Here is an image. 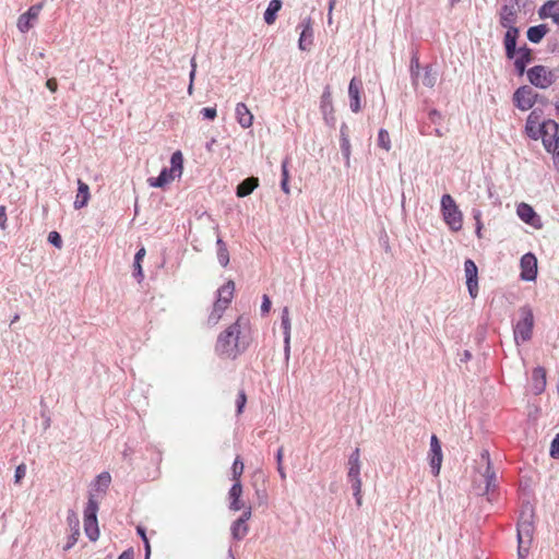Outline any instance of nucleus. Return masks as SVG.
Masks as SVG:
<instances>
[{"label":"nucleus","mask_w":559,"mask_h":559,"mask_svg":"<svg viewBox=\"0 0 559 559\" xmlns=\"http://www.w3.org/2000/svg\"><path fill=\"white\" fill-rule=\"evenodd\" d=\"M540 19H551L559 25V0H548L539 9Z\"/></svg>","instance_id":"19"},{"label":"nucleus","mask_w":559,"mask_h":559,"mask_svg":"<svg viewBox=\"0 0 559 559\" xmlns=\"http://www.w3.org/2000/svg\"><path fill=\"white\" fill-rule=\"evenodd\" d=\"M91 198L90 187L81 179L78 180V193L74 200V209L80 210L87 205Z\"/></svg>","instance_id":"23"},{"label":"nucleus","mask_w":559,"mask_h":559,"mask_svg":"<svg viewBox=\"0 0 559 559\" xmlns=\"http://www.w3.org/2000/svg\"><path fill=\"white\" fill-rule=\"evenodd\" d=\"M118 559H133V552L126 550L118 557Z\"/></svg>","instance_id":"55"},{"label":"nucleus","mask_w":559,"mask_h":559,"mask_svg":"<svg viewBox=\"0 0 559 559\" xmlns=\"http://www.w3.org/2000/svg\"><path fill=\"white\" fill-rule=\"evenodd\" d=\"M519 37V28L507 29L504 35V48L506 56L509 59H513L516 52V39Z\"/></svg>","instance_id":"22"},{"label":"nucleus","mask_w":559,"mask_h":559,"mask_svg":"<svg viewBox=\"0 0 559 559\" xmlns=\"http://www.w3.org/2000/svg\"><path fill=\"white\" fill-rule=\"evenodd\" d=\"M229 508L233 511H240L245 508V502L241 499L242 496V485L241 483H234L229 490Z\"/></svg>","instance_id":"21"},{"label":"nucleus","mask_w":559,"mask_h":559,"mask_svg":"<svg viewBox=\"0 0 559 559\" xmlns=\"http://www.w3.org/2000/svg\"><path fill=\"white\" fill-rule=\"evenodd\" d=\"M235 294V283L228 281L217 290V298L213 309L206 319L207 326H215L222 319L225 310L229 307Z\"/></svg>","instance_id":"3"},{"label":"nucleus","mask_w":559,"mask_h":559,"mask_svg":"<svg viewBox=\"0 0 559 559\" xmlns=\"http://www.w3.org/2000/svg\"><path fill=\"white\" fill-rule=\"evenodd\" d=\"M500 25L507 29L518 28V10L513 4H504L499 12Z\"/></svg>","instance_id":"18"},{"label":"nucleus","mask_w":559,"mask_h":559,"mask_svg":"<svg viewBox=\"0 0 559 559\" xmlns=\"http://www.w3.org/2000/svg\"><path fill=\"white\" fill-rule=\"evenodd\" d=\"M258 186L259 179L255 177H249L238 185L236 194L239 198H245L251 194Z\"/></svg>","instance_id":"26"},{"label":"nucleus","mask_w":559,"mask_h":559,"mask_svg":"<svg viewBox=\"0 0 559 559\" xmlns=\"http://www.w3.org/2000/svg\"><path fill=\"white\" fill-rule=\"evenodd\" d=\"M183 173V156L180 151L173 153L170 157V168H164L156 178H148L147 182L154 188H164L175 179L180 178Z\"/></svg>","instance_id":"4"},{"label":"nucleus","mask_w":559,"mask_h":559,"mask_svg":"<svg viewBox=\"0 0 559 559\" xmlns=\"http://www.w3.org/2000/svg\"><path fill=\"white\" fill-rule=\"evenodd\" d=\"M145 255V249L144 248H141L136 253H135V257H134V266H135V270H136V273L138 275L142 276V266H141V261L142 259L144 258Z\"/></svg>","instance_id":"38"},{"label":"nucleus","mask_w":559,"mask_h":559,"mask_svg":"<svg viewBox=\"0 0 559 559\" xmlns=\"http://www.w3.org/2000/svg\"><path fill=\"white\" fill-rule=\"evenodd\" d=\"M348 478L360 477V452L356 448L348 459Z\"/></svg>","instance_id":"27"},{"label":"nucleus","mask_w":559,"mask_h":559,"mask_svg":"<svg viewBox=\"0 0 559 559\" xmlns=\"http://www.w3.org/2000/svg\"><path fill=\"white\" fill-rule=\"evenodd\" d=\"M540 118L542 112L533 110L526 119L525 132L533 140L540 139L545 150H550L559 135V124L551 119L542 122Z\"/></svg>","instance_id":"2"},{"label":"nucleus","mask_w":559,"mask_h":559,"mask_svg":"<svg viewBox=\"0 0 559 559\" xmlns=\"http://www.w3.org/2000/svg\"><path fill=\"white\" fill-rule=\"evenodd\" d=\"M282 328L284 330V343H285V354L288 358L290 353V330H292V323L289 318V310L287 307H284L282 311Z\"/></svg>","instance_id":"24"},{"label":"nucleus","mask_w":559,"mask_h":559,"mask_svg":"<svg viewBox=\"0 0 559 559\" xmlns=\"http://www.w3.org/2000/svg\"><path fill=\"white\" fill-rule=\"evenodd\" d=\"M300 36L298 40V47L300 50L307 51L313 45V28L311 17H306L299 25Z\"/></svg>","instance_id":"12"},{"label":"nucleus","mask_w":559,"mask_h":559,"mask_svg":"<svg viewBox=\"0 0 559 559\" xmlns=\"http://www.w3.org/2000/svg\"><path fill=\"white\" fill-rule=\"evenodd\" d=\"M464 271L468 293L472 298H475L478 294V270L475 262L471 259H467L464 262Z\"/></svg>","instance_id":"13"},{"label":"nucleus","mask_w":559,"mask_h":559,"mask_svg":"<svg viewBox=\"0 0 559 559\" xmlns=\"http://www.w3.org/2000/svg\"><path fill=\"white\" fill-rule=\"evenodd\" d=\"M262 305H261V311L263 314H266L270 312V309H271V300L269 298L267 295H263V298H262Z\"/></svg>","instance_id":"48"},{"label":"nucleus","mask_w":559,"mask_h":559,"mask_svg":"<svg viewBox=\"0 0 559 559\" xmlns=\"http://www.w3.org/2000/svg\"><path fill=\"white\" fill-rule=\"evenodd\" d=\"M550 455L554 459H559V433L555 437L550 447Z\"/></svg>","instance_id":"45"},{"label":"nucleus","mask_w":559,"mask_h":559,"mask_svg":"<svg viewBox=\"0 0 559 559\" xmlns=\"http://www.w3.org/2000/svg\"><path fill=\"white\" fill-rule=\"evenodd\" d=\"M236 119L238 123L243 128L248 129L253 123V115L249 110L246 104L238 103L235 108Z\"/></svg>","instance_id":"20"},{"label":"nucleus","mask_w":559,"mask_h":559,"mask_svg":"<svg viewBox=\"0 0 559 559\" xmlns=\"http://www.w3.org/2000/svg\"><path fill=\"white\" fill-rule=\"evenodd\" d=\"M321 103V107L323 110H325L328 107H332L331 93L329 91V87L323 92Z\"/></svg>","instance_id":"41"},{"label":"nucleus","mask_w":559,"mask_h":559,"mask_svg":"<svg viewBox=\"0 0 559 559\" xmlns=\"http://www.w3.org/2000/svg\"><path fill=\"white\" fill-rule=\"evenodd\" d=\"M378 145L385 150V151H390L391 148V140H390V134L386 130L384 129H381L379 131V135H378Z\"/></svg>","instance_id":"33"},{"label":"nucleus","mask_w":559,"mask_h":559,"mask_svg":"<svg viewBox=\"0 0 559 559\" xmlns=\"http://www.w3.org/2000/svg\"><path fill=\"white\" fill-rule=\"evenodd\" d=\"M201 115L209 120H214L217 116L215 107H205L201 110Z\"/></svg>","instance_id":"42"},{"label":"nucleus","mask_w":559,"mask_h":559,"mask_svg":"<svg viewBox=\"0 0 559 559\" xmlns=\"http://www.w3.org/2000/svg\"><path fill=\"white\" fill-rule=\"evenodd\" d=\"M521 278L523 281H535L537 276V259L536 257L528 252L525 253L521 259Z\"/></svg>","instance_id":"14"},{"label":"nucleus","mask_w":559,"mask_h":559,"mask_svg":"<svg viewBox=\"0 0 559 559\" xmlns=\"http://www.w3.org/2000/svg\"><path fill=\"white\" fill-rule=\"evenodd\" d=\"M250 518H251V507L245 506L243 513L241 514V516L238 520H242L245 523H247V521L250 520Z\"/></svg>","instance_id":"53"},{"label":"nucleus","mask_w":559,"mask_h":559,"mask_svg":"<svg viewBox=\"0 0 559 559\" xmlns=\"http://www.w3.org/2000/svg\"><path fill=\"white\" fill-rule=\"evenodd\" d=\"M352 481V488L354 490V496L356 497L357 506H361V479L360 477L357 478H350Z\"/></svg>","instance_id":"35"},{"label":"nucleus","mask_w":559,"mask_h":559,"mask_svg":"<svg viewBox=\"0 0 559 559\" xmlns=\"http://www.w3.org/2000/svg\"><path fill=\"white\" fill-rule=\"evenodd\" d=\"M136 532H138V534L141 536L142 542H143V543H144V545H145L146 558H148V556H150V554H151V546H150V542H148V538H147V536H146L145 530H144L142 526H138V527H136Z\"/></svg>","instance_id":"39"},{"label":"nucleus","mask_w":559,"mask_h":559,"mask_svg":"<svg viewBox=\"0 0 559 559\" xmlns=\"http://www.w3.org/2000/svg\"><path fill=\"white\" fill-rule=\"evenodd\" d=\"M243 471H245L243 462L241 461L240 456H237L235 459L233 467H231L233 480L235 483H241L240 477L243 474Z\"/></svg>","instance_id":"32"},{"label":"nucleus","mask_w":559,"mask_h":559,"mask_svg":"<svg viewBox=\"0 0 559 559\" xmlns=\"http://www.w3.org/2000/svg\"><path fill=\"white\" fill-rule=\"evenodd\" d=\"M474 219L476 221V235L480 239L483 237V235H481L483 222H481L480 211H475Z\"/></svg>","instance_id":"43"},{"label":"nucleus","mask_w":559,"mask_h":559,"mask_svg":"<svg viewBox=\"0 0 559 559\" xmlns=\"http://www.w3.org/2000/svg\"><path fill=\"white\" fill-rule=\"evenodd\" d=\"M249 527L242 520H236L231 525V535L235 539L241 540L248 534Z\"/></svg>","instance_id":"30"},{"label":"nucleus","mask_w":559,"mask_h":559,"mask_svg":"<svg viewBox=\"0 0 559 559\" xmlns=\"http://www.w3.org/2000/svg\"><path fill=\"white\" fill-rule=\"evenodd\" d=\"M79 534H80L79 530L75 528V531L72 533L68 544L63 547L64 550H69L72 546H74V544L78 540Z\"/></svg>","instance_id":"49"},{"label":"nucleus","mask_w":559,"mask_h":559,"mask_svg":"<svg viewBox=\"0 0 559 559\" xmlns=\"http://www.w3.org/2000/svg\"><path fill=\"white\" fill-rule=\"evenodd\" d=\"M191 67H192V70L190 72V82L193 83L194 76H195V71H197V63H195L194 58L191 60Z\"/></svg>","instance_id":"54"},{"label":"nucleus","mask_w":559,"mask_h":559,"mask_svg":"<svg viewBox=\"0 0 559 559\" xmlns=\"http://www.w3.org/2000/svg\"><path fill=\"white\" fill-rule=\"evenodd\" d=\"M46 87H47L50 92H52V93L57 92V90H58V83H57V80H56L55 78L48 79V80L46 81Z\"/></svg>","instance_id":"50"},{"label":"nucleus","mask_w":559,"mask_h":559,"mask_svg":"<svg viewBox=\"0 0 559 559\" xmlns=\"http://www.w3.org/2000/svg\"><path fill=\"white\" fill-rule=\"evenodd\" d=\"M518 216L526 224L540 228L543 226L540 217L536 214L534 209L527 203H520L516 207Z\"/></svg>","instance_id":"16"},{"label":"nucleus","mask_w":559,"mask_h":559,"mask_svg":"<svg viewBox=\"0 0 559 559\" xmlns=\"http://www.w3.org/2000/svg\"><path fill=\"white\" fill-rule=\"evenodd\" d=\"M362 90V82L357 78H353L348 86L349 106L353 112H359L361 110L360 94Z\"/></svg>","instance_id":"17"},{"label":"nucleus","mask_w":559,"mask_h":559,"mask_svg":"<svg viewBox=\"0 0 559 559\" xmlns=\"http://www.w3.org/2000/svg\"><path fill=\"white\" fill-rule=\"evenodd\" d=\"M527 78L534 86L545 90L556 82L557 75L545 66H535L527 71Z\"/></svg>","instance_id":"7"},{"label":"nucleus","mask_w":559,"mask_h":559,"mask_svg":"<svg viewBox=\"0 0 559 559\" xmlns=\"http://www.w3.org/2000/svg\"><path fill=\"white\" fill-rule=\"evenodd\" d=\"M7 227V213L5 207L0 205V228L4 229Z\"/></svg>","instance_id":"51"},{"label":"nucleus","mask_w":559,"mask_h":559,"mask_svg":"<svg viewBox=\"0 0 559 559\" xmlns=\"http://www.w3.org/2000/svg\"><path fill=\"white\" fill-rule=\"evenodd\" d=\"M537 94L530 86H521L513 94L514 105L522 111L531 109L536 102Z\"/></svg>","instance_id":"10"},{"label":"nucleus","mask_w":559,"mask_h":559,"mask_svg":"<svg viewBox=\"0 0 559 559\" xmlns=\"http://www.w3.org/2000/svg\"><path fill=\"white\" fill-rule=\"evenodd\" d=\"M277 471H278V473L281 475V478L285 479L286 478V473H285V469L283 467V464L277 465Z\"/></svg>","instance_id":"59"},{"label":"nucleus","mask_w":559,"mask_h":559,"mask_svg":"<svg viewBox=\"0 0 559 559\" xmlns=\"http://www.w3.org/2000/svg\"><path fill=\"white\" fill-rule=\"evenodd\" d=\"M532 50L527 47H522L519 49V57L514 61V67L518 70L519 74H523L526 66L532 61Z\"/></svg>","instance_id":"25"},{"label":"nucleus","mask_w":559,"mask_h":559,"mask_svg":"<svg viewBox=\"0 0 559 559\" xmlns=\"http://www.w3.org/2000/svg\"><path fill=\"white\" fill-rule=\"evenodd\" d=\"M288 164H289V158H288V157H286V158L282 162V180H286V181H288V180H289Z\"/></svg>","instance_id":"47"},{"label":"nucleus","mask_w":559,"mask_h":559,"mask_svg":"<svg viewBox=\"0 0 559 559\" xmlns=\"http://www.w3.org/2000/svg\"><path fill=\"white\" fill-rule=\"evenodd\" d=\"M533 379L539 382V391L545 388L546 384V370L543 367H537L533 370Z\"/></svg>","instance_id":"34"},{"label":"nucleus","mask_w":559,"mask_h":559,"mask_svg":"<svg viewBox=\"0 0 559 559\" xmlns=\"http://www.w3.org/2000/svg\"><path fill=\"white\" fill-rule=\"evenodd\" d=\"M43 10V4H34L32 5L25 13L21 14L17 19V28L22 33L28 32L36 22L38 21L39 14Z\"/></svg>","instance_id":"11"},{"label":"nucleus","mask_w":559,"mask_h":559,"mask_svg":"<svg viewBox=\"0 0 559 559\" xmlns=\"http://www.w3.org/2000/svg\"><path fill=\"white\" fill-rule=\"evenodd\" d=\"M48 241L53 245L55 247L57 248H61L62 247V239H61V236L59 235V233L57 231H50L49 235H48Z\"/></svg>","instance_id":"40"},{"label":"nucleus","mask_w":559,"mask_h":559,"mask_svg":"<svg viewBox=\"0 0 559 559\" xmlns=\"http://www.w3.org/2000/svg\"><path fill=\"white\" fill-rule=\"evenodd\" d=\"M435 81H436L435 76L431 75L429 70H427L425 73V78H424V84L428 85V86H433Z\"/></svg>","instance_id":"52"},{"label":"nucleus","mask_w":559,"mask_h":559,"mask_svg":"<svg viewBox=\"0 0 559 559\" xmlns=\"http://www.w3.org/2000/svg\"><path fill=\"white\" fill-rule=\"evenodd\" d=\"M548 153L552 154L555 162L559 163V135L552 142L550 150H546Z\"/></svg>","instance_id":"44"},{"label":"nucleus","mask_w":559,"mask_h":559,"mask_svg":"<svg viewBox=\"0 0 559 559\" xmlns=\"http://www.w3.org/2000/svg\"><path fill=\"white\" fill-rule=\"evenodd\" d=\"M430 466L435 476H438L442 464V450L439 439L436 435L431 436L430 439Z\"/></svg>","instance_id":"15"},{"label":"nucleus","mask_w":559,"mask_h":559,"mask_svg":"<svg viewBox=\"0 0 559 559\" xmlns=\"http://www.w3.org/2000/svg\"><path fill=\"white\" fill-rule=\"evenodd\" d=\"M281 187H282V190H283L286 194H289V193H290V189H289V186H288V181H286V180H282V181H281Z\"/></svg>","instance_id":"56"},{"label":"nucleus","mask_w":559,"mask_h":559,"mask_svg":"<svg viewBox=\"0 0 559 559\" xmlns=\"http://www.w3.org/2000/svg\"><path fill=\"white\" fill-rule=\"evenodd\" d=\"M192 91H193V83L190 82L189 86H188V93L189 95H192Z\"/></svg>","instance_id":"60"},{"label":"nucleus","mask_w":559,"mask_h":559,"mask_svg":"<svg viewBox=\"0 0 559 559\" xmlns=\"http://www.w3.org/2000/svg\"><path fill=\"white\" fill-rule=\"evenodd\" d=\"M530 515L524 519L523 516L518 523V539H519V554H522V550H527L533 542L534 535V525Z\"/></svg>","instance_id":"9"},{"label":"nucleus","mask_w":559,"mask_h":559,"mask_svg":"<svg viewBox=\"0 0 559 559\" xmlns=\"http://www.w3.org/2000/svg\"><path fill=\"white\" fill-rule=\"evenodd\" d=\"M281 0H271L266 11L264 12V21L266 24L271 25L275 22L276 13L281 10Z\"/></svg>","instance_id":"29"},{"label":"nucleus","mask_w":559,"mask_h":559,"mask_svg":"<svg viewBox=\"0 0 559 559\" xmlns=\"http://www.w3.org/2000/svg\"><path fill=\"white\" fill-rule=\"evenodd\" d=\"M247 403V395L245 390H240L238 392L237 399H236V406H237V416H240L243 413L245 406Z\"/></svg>","instance_id":"36"},{"label":"nucleus","mask_w":559,"mask_h":559,"mask_svg":"<svg viewBox=\"0 0 559 559\" xmlns=\"http://www.w3.org/2000/svg\"><path fill=\"white\" fill-rule=\"evenodd\" d=\"M520 319L513 328L514 340L519 342H527L532 338L534 328V314L528 306H524L519 310Z\"/></svg>","instance_id":"5"},{"label":"nucleus","mask_w":559,"mask_h":559,"mask_svg":"<svg viewBox=\"0 0 559 559\" xmlns=\"http://www.w3.org/2000/svg\"><path fill=\"white\" fill-rule=\"evenodd\" d=\"M25 474H26L25 464H20L15 469V475H14L15 483L19 484L21 481V479L24 478Z\"/></svg>","instance_id":"46"},{"label":"nucleus","mask_w":559,"mask_h":559,"mask_svg":"<svg viewBox=\"0 0 559 559\" xmlns=\"http://www.w3.org/2000/svg\"><path fill=\"white\" fill-rule=\"evenodd\" d=\"M548 33V27L545 24L532 26L527 29V38L530 41L537 44Z\"/></svg>","instance_id":"28"},{"label":"nucleus","mask_w":559,"mask_h":559,"mask_svg":"<svg viewBox=\"0 0 559 559\" xmlns=\"http://www.w3.org/2000/svg\"><path fill=\"white\" fill-rule=\"evenodd\" d=\"M110 481H111L110 474L107 472H104L97 476L95 486L103 487L104 489H106V488H108Z\"/></svg>","instance_id":"37"},{"label":"nucleus","mask_w":559,"mask_h":559,"mask_svg":"<svg viewBox=\"0 0 559 559\" xmlns=\"http://www.w3.org/2000/svg\"><path fill=\"white\" fill-rule=\"evenodd\" d=\"M217 259L219 264L224 267L229 263V252L222 239L217 240Z\"/></svg>","instance_id":"31"},{"label":"nucleus","mask_w":559,"mask_h":559,"mask_svg":"<svg viewBox=\"0 0 559 559\" xmlns=\"http://www.w3.org/2000/svg\"><path fill=\"white\" fill-rule=\"evenodd\" d=\"M335 2H336V0H330V4H329V22L330 23L332 21L331 13H332V10L334 9Z\"/></svg>","instance_id":"57"},{"label":"nucleus","mask_w":559,"mask_h":559,"mask_svg":"<svg viewBox=\"0 0 559 559\" xmlns=\"http://www.w3.org/2000/svg\"><path fill=\"white\" fill-rule=\"evenodd\" d=\"M97 511H98V504L97 502L91 497L88 499L87 506L84 510V530L87 535V537L95 542L99 537V530L97 524Z\"/></svg>","instance_id":"8"},{"label":"nucleus","mask_w":559,"mask_h":559,"mask_svg":"<svg viewBox=\"0 0 559 559\" xmlns=\"http://www.w3.org/2000/svg\"><path fill=\"white\" fill-rule=\"evenodd\" d=\"M441 210L444 222L453 231H459L463 226V215L459 210L454 199L450 194H444L441 199Z\"/></svg>","instance_id":"6"},{"label":"nucleus","mask_w":559,"mask_h":559,"mask_svg":"<svg viewBox=\"0 0 559 559\" xmlns=\"http://www.w3.org/2000/svg\"><path fill=\"white\" fill-rule=\"evenodd\" d=\"M250 343L249 322L242 316L217 336L215 353L224 359H236Z\"/></svg>","instance_id":"1"},{"label":"nucleus","mask_w":559,"mask_h":559,"mask_svg":"<svg viewBox=\"0 0 559 559\" xmlns=\"http://www.w3.org/2000/svg\"><path fill=\"white\" fill-rule=\"evenodd\" d=\"M283 453H284L283 448H280L277 451V454H276L277 465L282 464Z\"/></svg>","instance_id":"58"},{"label":"nucleus","mask_w":559,"mask_h":559,"mask_svg":"<svg viewBox=\"0 0 559 559\" xmlns=\"http://www.w3.org/2000/svg\"><path fill=\"white\" fill-rule=\"evenodd\" d=\"M227 559H235L234 555L229 551Z\"/></svg>","instance_id":"61"}]
</instances>
